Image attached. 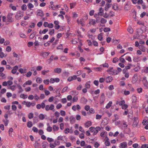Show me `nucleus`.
<instances>
[{
    "label": "nucleus",
    "mask_w": 148,
    "mask_h": 148,
    "mask_svg": "<svg viewBox=\"0 0 148 148\" xmlns=\"http://www.w3.org/2000/svg\"><path fill=\"white\" fill-rule=\"evenodd\" d=\"M89 20L90 21L89 23L90 25H95L96 23V21L95 19H90Z\"/></svg>",
    "instance_id": "6e6552de"
},
{
    "label": "nucleus",
    "mask_w": 148,
    "mask_h": 148,
    "mask_svg": "<svg viewBox=\"0 0 148 148\" xmlns=\"http://www.w3.org/2000/svg\"><path fill=\"white\" fill-rule=\"evenodd\" d=\"M53 25L52 23H49L48 24V27L49 28H51L53 27Z\"/></svg>",
    "instance_id": "69168bd1"
},
{
    "label": "nucleus",
    "mask_w": 148,
    "mask_h": 148,
    "mask_svg": "<svg viewBox=\"0 0 148 148\" xmlns=\"http://www.w3.org/2000/svg\"><path fill=\"white\" fill-rule=\"evenodd\" d=\"M60 59L61 60L64 61L66 60V56H62L61 57Z\"/></svg>",
    "instance_id": "338daca9"
},
{
    "label": "nucleus",
    "mask_w": 148,
    "mask_h": 148,
    "mask_svg": "<svg viewBox=\"0 0 148 148\" xmlns=\"http://www.w3.org/2000/svg\"><path fill=\"white\" fill-rule=\"evenodd\" d=\"M130 53H126L125 54H124L120 58H119V60L121 62H122V63H125V60L123 58H122V57L124 56H125V55H127V54H129Z\"/></svg>",
    "instance_id": "0eeeda50"
},
{
    "label": "nucleus",
    "mask_w": 148,
    "mask_h": 148,
    "mask_svg": "<svg viewBox=\"0 0 148 148\" xmlns=\"http://www.w3.org/2000/svg\"><path fill=\"white\" fill-rule=\"evenodd\" d=\"M139 49L143 52H145L146 51V49L145 47L142 45H140L139 47Z\"/></svg>",
    "instance_id": "2eb2a0df"
},
{
    "label": "nucleus",
    "mask_w": 148,
    "mask_h": 148,
    "mask_svg": "<svg viewBox=\"0 0 148 148\" xmlns=\"http://www.w3.org/2000/svg\"><path fill=\"white\" fill-rule=\"evenodd\" d=\"M34 117L33 114L32 113H29L28 115V117L29 119H32Z\"/></svg>",
    "instance_id": "c85d7f7f"
},
{
    "label": "nucleus",
    "mask_w": 148,
    "mask_h": 148,
    "mask_svg": "<svg viewBox=\"0 0 148 148\" xmlns=\"http://www.w3.org/2000/svg\"><path fill=\"white\" fill-rule=\"evenodd\" d=\"M54 108V106L53 104H51L49 106V105H47L45 107V110L46 111H48L49 110H52Z\"/></svg>",
    "instance_id": "20e7f679"
},
{
    "label": "nucleus",
    "mask_w": 148,
    "mask_h": 148,
    "mask_svg": "<svg viewBox=\"0 0 148 148\" xmlns=\"http://www.w3.org/2000/svg\"><path fill=\"white\" fill-rule=\"evenodd\" d=\"M21 9L23 11L27 9V6L25 4H23L21 6Z\"/></svg>",
    "instance_id": "c756f323"
},
{
    "label": "nucleus",
    "mask_w": 148,
    "mask_h": 148,
    "mask_svg": "<svg viewBox=\"0 0 148 148\" xmlns=\"http://www.w3.org/2000/svg\"><path fill=\"white\" fill-rule=\"evenodd\" d=\"M106 80L107 83H110L112 81V78L111 77L109 76L106 78Z\"/></svg>",
    "instance_id": "ddd939ff"
},
{
    "label": "nucleus",
    "mask_w": 148,
    "mask_h": 148,
    "mask_svg": "<svg viewBox=\"0 0 148 148\" xmlns=\"http://www.w3.org/2000/svg\"><path fill=\"white\" fill-rule=\"evenodd\" d=\"M48 29L47 28L44 29L43 31L40 30L39 33L40 34H45L46 32L48 31Z\"/></svg>",
    "instance_id": "dca6fc26"
},
{
    "label": "nucleus",
    "mask_w": 148,
    "mask_h": 148,
    "mask_svg": "<svg viewBox=\"0 0 148 148\" xmlns=\"http://www.w3.org/2000/svg\"><path fill=\"white\" fill-rule=\"evenodd\" d=\"M110 4H106L105 7V10L106 11H107L108 10V9L110 8Z\"/></svg>",
    "instance_id": "c9c22d12"
},
{
    "label": "nucleus",
    "mask_w": 148,
    "mask_h": 148,
    "mask_svg": "<svg viewBox=\"0 0 148 148\" xmlns=\"http://www.w3.org/2000/svg\"><path fill=\"white\" fill-rule=\"evenodd\" d=\"M112 8L114 10H117L118 8V6L116 4H114L112 6Z\"/></svg>",
    "instance_id": "5701e85b"
},
{
    "label": "nucleus",
    "mask_w": 148,
    "mask_h": 148,
    "mask_svg": "<svg viewBox=\"0 0 148 148\" xmlns=\"http://www.w3.org/2000/svg\"><path fill=\"white\" fill-rule=\"evenodd\" d=\"M127 146V144L126 142H124L120 144V148H125Z\"/></svg>",
    "instance_id": "423d86ee"
},
{
    "label": "nucleus",
    "mask_w": 148,
    "mask_h": 148,
    "mask_svg": "<svg viewBox=\"0 0 148 148\" xmlns=\"http://www.w3.org/2000/svg\"><path fill=\"white\" fill-rule=\"evenodd\" d=\"M36 32H33L29 36L30 38L31 39H33L36 35Z\"/></svg>",
    "instance_id": "a878e982"
},
{
    "label": "nucleus",
    "mask_w": 148,
    "mask_h": 148,
    "mask_svg": "<svg viewBox=\"0 0 148 148\" xmlns=\"http://www.w3.org/2000/svg\"><path fill=\"white\" fill-rule=\"evenodd\" d=\"M20 97L23 99H25L27 98V95L24 94H21L20 96Z\"/></svg>",
    "instance_id": "4be33fe9"
},
{
    "label": "nucleus",
    "mask_w": 148,
    "mask_h": 148,
    "mask_svg": "<svg viewBox=\"0 0 148 148\" xmlns=\"http://www.w3.org/2000/svg\"><path fill=\"white\" fill-rule=\"evenodd\" d=\"M43 82L45 84L47 85L49 84V79H47L44 80Z\"/></svg>",
    "instance_id": "a19ab883"
},
{
    "label": "nucleus",
    "mask_w": 148,
    "mask_h": 148,
    "mask_svg": "<svg viewBox=\"0 0 148 148\" xmlns=\"http://www.w3.org/2000/svg\"><path fill=\"white\" fill-rule=\"evenodd\" d=\"M53 129L54 131H55L56 130H58L59 129V127H58L54 125L53 126Z\"/></svg>",
    "instance_id": "58836bf2"
},
{
    "label": "nucleus",
    "mask_w": 148,
    "mask_h": 148,
    "mask_svg": "<svg viewBox=\"0 0 148 148\" xmlns=\"http://www.w3.org/2000/svg\"><path fill=\"white\" fill-rule=\"evenodd\" d=\"M76 5L75 3H70V7L71 9L74 8Z\"/></svg>",
    "instance_id": "7c9ffc66"
},
{
    "label": "nucleus",
    "mask_w": 148,
    "mask_h": 148,
    "mask_svg": "<svg viewBox=\"0 0 148 148\" xmlns=\"http://www.w3.org/2000/svg\"><path fill=\"white\" fill-rule=\"evenodd\" d=\"M90 108V107L88 105H86L85 107V109L87 111H88Z\"/></svg>",
    "instance_id": "0e129e2a"
},
{
    "label": "nucleus",
    "mask_w": 148,
    "mask_h": 148,
    "mask_svg": "<svg viewBox=\"0 0 148 148\" xmlns=\"http://www.w3.org/2000/svg\"><path fill=\"white\" fill-rule=\"evenodd\" d=\"M32 74V73L30 71H29L27 73L26 76L27 77H29Z\"/></svg>",
    "instance_id": "e2e57ef3"
},
{
    "label": "nucleus",
    "mask_w": 148,
    "mask_h": 148,
    "mask_svg": "<svg viewBox=\"0 0 148 148\" xmlns=\"http://www.w3.org/2000/svg\"><path fill=\"white\" fill-rule=\"evenodd\" d=\"M32 130L34 132H37L38 131V129L35 127H33Z\"/></svg>",
    "instance_id": "de8ad7c7"
},
{
    "label": "nucleus",
    "mask_w": 148,
    "mask_h": 148,
    "mask_svg": "<svg viewBox=\"0 0 148 148\" xmlns=\"http://www.w3.org/2000/svg\"><path fill=\"white\" fill-rule=\"evenodd\" d=\"M101 21V23L104 24L106 22L107 20L106 19L103 18H101V21Z\"/></svg>",
    "instance_id": "72a5a7b5"
},
{
    "label": "nucleus",
    "mask_w": 148,
    "mask_h": 148,
    "mask_svg": "<svg viewBox=\"0 0 148 148\" xmlns=\"http://www.w3.org/2000/svg\"><path fill=\"white\" fill-rule=\"evenodd\" d=\"M105 96L104 93H102L101 95L100 100L101 101H105Z\"/></svg>",
    "instance_id": "2f4dec72"
},
{
    "label": "nucleus",
    "mask_w": 148,
    "mask_h": 148,
    "mask_svg": "<svg viewBox=\"0 0 148 148\" xmlns=\"http://www.w3.org/2000/svg\"><path fill=\"white\" fill-rule=\"evenodd\" d=\"M36 82L37 83H41L42 81V79L40 77H37L36 80Z\"/></svg>",
    "instance_id": "cd10ccee"
},
{
    "label": "nucleus",
    "mask_w": 148,
    "mask_h": 148,
    "mask_svg": "<svg viewBox=\"0 0 148 148\" xmlns=\"http://www.w3.org/2000/svg\"><path fill=\"white\" fill-rule=\"evenodd\" d=\"M60 113L61 115L63 116H65L66 114L65 112L63 110H61L60 111Z\"/></svg>",
    "instance_id": "13d9d810"
},
{
    "label": "nucleus",
    "mask_w": 148,
    "mask_h": 148,
    "mask_svg": "<svg viewBox=\"0 0 148 148\" xmlns=\"http://www.w3.org/2000/svg\"><path fill=\"white\" fill-rule=\"evenodd\" d=\"M112 102V101H110L107 104L106 107V108L107 109H108L111 106Z\"/></svg>",
    "instance_id": "b1692460"
},
{
    "label": "nucleus",
    "mask_w": 148,
    "mask_h": 148,
    "mask_svg": "<svg viewBox=\"0 0 148 148\" xmlns=\"http://www.w3.org/2000/svg\"><path fill=\"white\" fill-rule=\"evenodd\" d=\"M106 139L105 143V144L106 146H109L110 145V143L109 141V139L107 137H106Z\"/></svg>",
    "instance_id": "f3484780"
},
{
    "label": "nucleus",
    "mask_w": 148,
    "mask_h": 148,
    "mask_svg": "<svg viewBox=\"0 0 148 148\" xmlns=\"http://www.w3.org/2000/svg\"><path fill=\"white\" fill-rule=\"evenodd\" d=\"M47 139L48 141L50 143L53 142L54 141V140L53 139L51 138H50L49 137L47 138Z\"/></svg>",
    "instance_id": "09e8293b"
},
{
    "label": "nucleus",
    "mask_w": 148,
    "mask_h": 148,
    "mask_svg": "<svg viewBox=\"0 0 148 148\" xmlns=\"http://www.w3.org/2000/svg\"><path fill=\"white\" fill-rule=\"evenodd\" d=\"M12 14H12L9 13L7 15V20L8 22H12L13 21V20L12 16Z\"/></svg>",
    "instance_id": "39448f33"
},
{
    "label": "nucleus",
    "mask_w": 148,
    "mask_h": 148,
    "mask_svg": "<svg viewBox=\"0 0 148 148\" xmlns=\"http://www.w3.org/2000/svg\"><path fill=\"white\" fill-rule=\"evenodd\" d=\"M47 131L49 132H51L52 131V128L50 126H49L47 129Z\"/></svg>",
    "instance_id": "bf43d9fd"
},
{
    "label": "nucleus",
    "mask_w": 148,
    "mask_h": 148,
    "mask_svg": "<svg viewBox=\"0 0 148 148\" xmlns=\"http://www.w3.org/2000/svg\"><path fill=\"white\" fill-rule=\"evenodd\" d=\"M23 16V12L21 11H18L15 16L16 18L17 19H19Z\"/></svg>",
    "instance_id": "f257e3e1"
},
{
    "label": "nucleus",
    "mask_w": 148,
    "mask_h": 148,
    "mask_svg": "<svg viewBox=\"0 0 148 148\" xmlns=\"http://www.w3.org/2000/svg\"><path fill=\"white\" fill-rule=\"evenodd\" d=\"M81 100L83 103H86L87 101V99L84 97L82 98Z\"/></svg>",
    "instance_id": "79ce46f5"
},
{
    "label": "nucleus",
    "mask_w": 148,
    "mask_h": 148,
    "mask_svg": "<svg viewBox=\"0 0 148 148\" xmlns=\"http://www.w3.org/2000/svg\"><path fill=\"white\" fill-rule=\"evenodd\" d=\"M49 72V70H43L42 71V74L43 75H45L46 73H48Z\"/></svg>",
    "instance_id": "a18cd8bd"
},
{
    "label": "nucleus",
    "mask_w": 148,
    "mask_h": 148,
    "mask_svg": "<svg viewBox=\"0 0 148 148\" xmlns=\"http://www.w3.org/2000/svg\"><path fill=\"white\" fill-rule=\"evenodd\" d=\"M38 39H40V41L38 42V40H36V41L34 43V45L35 46H38L39 45V44L42 43V42H43V40L42 38L38 37Z\"/></svg>",
    "instance_id": "7ed1b4c3"
},
{
    "label": "nucleus",
    "mask_w": 148,
    "mask_h": 148,
    "mask_svg": "<svg viewBox=\"0 0 148 148\" xmlns=\"http://www.w3.org/2000/svg\"><path fill=\"white\" fill-rule=\"evenodd\" d=\"M141 148H148V144H144L142 145Z\"/></svg>",
    "instance_id": "4d7b16f0"
},
{
    "label": "nucleus",
    "mask_w": 148,
    "mask_h": 148,
    "mask_svg": "<svg viewBox=\"0 0 148 148\" xmlns=\"http://www.w3.org/2000/svg\"><path fill=\"white\" fill-rule=\"evenodd\" d=\"M50 53L49 52H42L41 53L42 57L44 58H47L49 55Z\"/></svg>",
    "instance_id": "9d476101"
},
{
    "label": "nucleus",
    "mask_w": 148,
    "mask_h": 148,
    "mask_svg": "<svg viewBox=\"0 0 148 148\" xmlns=\"http://www.w3.org/2000/svg\"><path fill=\"white\" fill-rule=\"evenodd\" d=\"M54 144L56 145H58L60 144V142L58 140H56L55 141Z\"/></svg>",
    "instance_id": "8fccbe9b"
},
{
    "label": "nucleus",
    "mask_w": 148,
    "mask_h": 148,
    "mask_svg": "<svg viewBox=\"0 0 148 148\" xmlns=\"http://www.w3.org/2000/svg\"><path fill=\"white\" fill-rule=\"evenodd\" d=\"M69 119H70V122L71 123H74L75 121V119L74 117L71 116L70 117Z\"/></svg>",
    "instance_id": "412c9836"
},
{
    "label": "nucleus",
    "mask_w": 148,
    "mask_h": 148,
    "mask_svg": "<svg viewBox=\"0 0 148 148\" xmlns=\"http://www.w3.org/2000/svg\"><path fill=\"white\" fill-rule=\"evenodd\" d=\"M138 123V118H135L134 120L133 125L135 127H136L137 126Z\"/></svg>",
    "instance_id": "9b49d317"
},
{
    "label": "nucleus",
    "mask_w": 148,
    "mask_h": 148,
    "mask_svg": "<svg viewBox=\"0 0 148 148\" xmlns=\"http://www.w3.org/2000/svg\"><path fill=\"white\" fill-rule=\"evenodd\" d=\"M18 69V67L17 66H14L11 71L12 73L13 74H15L17 70Z\"/></svg>",
    "instance_id": "1a4fd4ad"
},
{
    "label": "nucleus",
    "mask_w": 148,
    "mask_h": 148,
    "mask_svg": "<svg viewBox=\"0 0 148 148\" xmlns=\"http://www.w3.org/2000/svg\"><path fill=\"white\" fill-rule=\"evenodd\" d=\"M110 29L109 28L105 27L103 29V31L105 32H107L110 31Z\"/></svg>",
    "instance_id": "4c0bfd02"
},
{
    "label": "nucleus",
    "mask_w": 148,
    "mask_h": 148,
    "mask_svg": "<svg viewBox=\"0 0 148 148\" xmlns=\"http://www.w3.org/2000/svg\"><path fill=\"white\" fill-rule=\"evenodd\" d=\"M34 122L35 123H36L37 122L39 121V120L37 117H35L33 119Z\"/></svg>",
    "instance_id": "ea45409f"
},
{
    "label": "nucleus",
    "mask_w": 148,
    "mask_h": 148,
    "mask_svg": "<svg viewBox=\"0 0 148 148\" xmlns=\"http://www.w3.org/2000/svg\"><path fill=\"white\" fill-rule=\"evenodd\" d=\"M25 83L27 85H31L32 83V82L31 80H28Z\"/></svg>",
    "instance_id": "864d4df0"
},
{
    "label": "nucleus",
    "mask_w": 148,
    "mask_h": 148,
    "mask_svg": "<svg viewBox=\"0 0 148 148\" xmlns=\"http://www.w3.org/2000/svg\"><path fill=\"white\" fill-rule=\"evenodd\" d=\"M6 51H7L8 52L10 51L11 50V47L9 46H7L6 47Z\"/></svg>",
    "instance_id": "49530a36"
},
{
    "label": "nucleus",
    "mask_w": 148,
    "mask_h": 148,
    "mask_svg": "<svg viewBox=\"0 0 148 148\" xmlns=\"http://www.w3.org/2000/svg\"><path fill=\"white\" fill-rule=\"evenodd\" d=\"M32 126V123L31 121H29L27 123V126L29 127H31Z\"/></svg>",
    "instance_id": "bb28decb"
},
{
    "label": "nucleus",
    "mask_w": 148,
    "mask_h": 148,
    "mask_svg": "<svg viewBox=\"0 0 148 148\" xmlns=\"http://www.w3.org/2000/svg\"><path fill=\"white\" fill-rule=\"evenodd\" d=\"M119 61V59L116 58L115 57L113 58L112 60V62L113 63H115L117 62H118Z\"/></svg>",
    "instance_id": "473e14b6"
},
{
    "label": "nucleus",
    "mask_w": 148,
    "mask_h": 148,
    "mask_svg": "<svg viewBox=\"0 0 148 148\" xmlns=\"http://www.w3.org/2000/svg\"><path fill=\"white\" fill-rule=\"evenodd\" d=\"M39 118L40 119L43 120L45 118V115L42 114H41L39 115Z\"/></svg>",
    "instance_id": "aec40b11"
},
{
    "label": "nucleus",
    "mask_w": 148,
    "mask_h": 148,
    "mask_svg": "<svg viewBox=\"0 0 148 148\" xmlns=\"http://www.w3.org/2000/svg\"><path fill=\"white\" fill-rule=\"evenodd\" d=\"M90 131L92 132H93L95 130V128L92 127H91L89 128Z\"/></svg>",
    "instance_id": "774afa93"
},
{
    "label": "nucleus",
    "mask_w": 148,
    "mask_h": 148,
    "mask_svg": "<svg viewBox=\"0 0 148 148\" xmlns=\"http://www.w3.org/2000/svg\"><path fill=\"white\" fill-rule=\"evenodd\" d=\"M26 106L27 107H30L31 106V102L28 101L27 102Z\"/></svg>",
    "instance_id": "052dcab7"
},
{
    "label": "nucleus",
    "mask_w": 148,
    "mask_h": 148,
    "mask_svg": "<svg viewBox=\"0 0 148 148\" xmlns=\"http://www.w3.org/2000/svg\"><path fill=\"white\" fill-rule=\"evenodd\" d=\"M102 33H101L98 35L97 36L98 39L100 41H101L103 38L102 37Z\"/></svg>",
    "instance_id": "6ab92c4d"
},
{
    "label": "nucleus",
    "mask_w": 148,
    "mask_h": 148,
    "mask_svg": "<svg viewBox=\"0 0 148 148\" xmlns=\"http://www.w3.org/2000/svg\"><path fill=\"white\" fill-rule=\"evenodd\" d=\"M128 31L130 33V34H132L133 33V29L131 27H129L127 29Z\"/></svg>",
    "instance_id": "f704fd0d"
},
{
    "label": "nucleus",
    "mask_w": 148,
    "mask_h": 148,
    "mask_svg": "<svg viewBox=\"0 0 148 148\" xmlns=\"http://www.w3.org/2000/svg\"><path fill=\"white\" fill-rule=\"evenodd\" d=\"M85 22V20L84 18H82L79 21V19L77 20V22L78 24H80L82 26H84L85 24L84 23Z\"/></svg>",
    "instance_id": "f03ea898"
},
{
    "label": "nucleus",
    "mask_w": 148,
    "mask_h": 148,
    "mask_svg": "<svg viewBox=\"0 0 148 148\" xmlns=\"http://www.w3.org/2000/svg\"><path fill=\"white\" fill-rule=\"evenodd\" d=\"M12 110L15 111L17 109V107L15 105H13L12 106Z\"/></svg>",
    "instance_id": "603ef678"
},
{
    "label": "nucleus",
    "mask_w": 148,
    "mask_h": 148,
    "mask_svg": "<svg viewBox=\"0 0 148 148\" xmlns=\"http://www.w3.org/2000/svg\"><path fill=\"white\" fill-rule=\"evenodd\" d=\"M37 15L42 17L44 16V14L41 10H39L38 11Z\"/></svg>",
    "instance_id": "4468645a"
},
{
    "label": "nucleus",
    "mask_w": 148,
    "mask_h": 148,
    "mask_svg": "<svg viewBox=\"0 0 148 148\" xmlns=\"http://www.w3.org/2000/svg\"><path fill=\"white\" fill-rule=\"evenodd\" d=\"M55 115L56 116V118L60 116V113L56 111L55 113Z\"/></svg>",
    "instance_id": "5fc2aeb1"
},
{
    "label": "nucleus",
    "mask_w": 148,
    "mask_h": 148,
    "mask_svg": "<svg viewBox=\"0 0 148 148\" xmlns=\"http://www.w3.org/2000/svg\"><path fill=\"white\" fill-rule=\"evenodd\" d=\"M27 6L28 7V8L29 9H31L32 8H33L34 7V5L33 4H32L31 3H29L28 5Z\"/></svg>",
    "instance_id": "37998d69"
},
{
    "label": "nucleus",
    "mask_w": 148,
    "mask_h": 148,
    "mask_svg": "<svg viewBox=\"0 0 148 148\" xmlns=\"http://www.w3.org/2000/svg\"><path fill=\"white\" fill-rule=\"evenodd\" d=\"M5 55L3 52H1L0 53V57L1 58H3V57H5Z\"/></svg>",
    "instance_id": "6e6d98bb"
},
{
    "label": "nucleus",
    "mask_w": 148,
    "mask_h": 148,
    "mask_svg": "<svg viewBox=\"0 0 148 148\" xmlns=\"http://www.w3.org/2000/svg\"><path fill=\"white\" fill-rule=\"evenodd\" d=\"M54 71L55 73H60L62 71V69L61 68H56L54 69Z\"/></svg>",
    "instance_id": "f8f14e48"
},
{
    "label": "nucleus",
    "mask_w": 148,
    "mask_h": 148,
    "mask_svg": "<svg viewBox=\"0 0 148 148\" xmlns=\"http://www.w3.org/2000/svg\"><path fill=\"white\" fill-rule=\"evenodd\" d=\"M96 19L95 20L96 21V23H99L100 21V18L99 17H96Z\"/></svg>",
    "instance_id": "3c124183"
},
{
    "label": "nucleus",
    "mask_w": 148,
    "mask_h": 148,
    "mask_svg": "<svg viewBox=\"0 0 148 148\" xmlns=\"http://www.w3.org/2000/svg\"><path fill=\"white\" fill-rule=\"evenodd\" d=\"M143 84L144 85V84L145 83V82L148 83V82L147 80L146 79V77H144L143 78Z\"/></svg>",
    "instance_id": "c03bdc74"
},
{
    "label": "nucleus",
    "mask_w": 148,
    "mask_h": 148,
    "mask_svg": "<svg viewBox=\"0 0 148 148\" xmlns=\"http://www.w3.org/2000/svg\"><path fill=\"white\" fill-rule=\"evenodd\" d=\"M90 81H88L85 84V87L88 88H89L90 86Z\"/></svg>",
    "instance_id": "393cba45"
},
{
    "label": "nucleus",
    "mask_w": 148,
    "mask_h": 148,
    "mask_svg": "<svg viewBox=\"0 0 148 148\" xmlns=\"http://www.w3.org/2000/svg\"><path fill=\"white\" fill-rule=\"evenodd\" d=\"M5 74L2 73V72H0V76L2 77L3 78H5Z\"/></svg>",
    "instance_id": "680f3d73"
},
{
    "label": "nucleus",
    "mask_w": 148,
    "mask_h": 148,
    "mask_svg": "<svg viewBox=\"0 0 148 148\" xmlns=\"http://www.w3.org/2000/svg\"><path fill=\"white\" fill-rule=\"evenodd\" d=\"M91 125V122L88 121L87 122L86 124V126L87 127H88Z\"/></svg>",
    "instance_id": "e433bc0d"
},
{
    "label": "nucleus",
    "mask_w": 148,
    "mask_h": 148,
    "mask_svg": "<svg viewBox=\"0 0 148 148\" xmlns=\"http://www.w3.org/2000/svg\"><path fill=\"white\" fill-rule=\"evenodd\" d=\"M118 74V72L116 70H114L113 71H112V73H110V74L112 75H117Z\"/></svg>",
    "instance_id": "a211bd4d"
}]
</instances>
